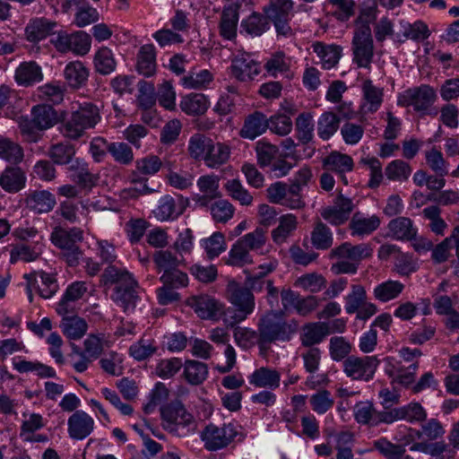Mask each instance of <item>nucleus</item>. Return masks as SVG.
Segmentation results:
<instances>
[{
	"instance_id": "obj_1",
	"label": "nucleus",
	"mask_w": 459,
	"mask_h": 459,
	"mask_svg": "<svg viewBox=\"0 0 459 459\" xmlns=\"http://www.w3.org/2000/svg\"><path fill=\"white\" fill-rule=\"evenodd\" d=\"M257 328L260 333V351H267L272 343L290 341L298 331V324L294 320L287 321L281 313L271 310L260 316Z\"/></svg>"
},
{
	"instance_id": "obj_2",
	"label": "nucleus",
	"mask_w": 459,
	"mask_h": 459,
	"mask_svg": "<svg viewBox=\"0 0 459 459\" xmlns=\"http://www.w3.org/2000/svg\"><path fill=\"white\" fill-rule=\"evenodd\" d=\"M102 278L105 283L117 284L113 294L114 301L125 312L133 311L139 299V286L132 274L125 269L109 265L105 269Z\"/></svg>"
},
{
	"instance_id": "obj_3",
	"label": "nucleus",
	"mask_w": 459,
	"mask_h": 459,
	"mask_svg": "<svg viewBox=\"0 0 459 459\" xmlns=\"http://www.w3.org/2000/svg\"><path fill=\"white\" fill-rule=\"evenodd\" d=\"M267 242V230L257 227L239 238L229 252L228 264L244 266L253 263L251 251L263 254Z\"/></svg>"
},
{
	"instance_id": "obj_4",
	"label": "nucleus",
	"mask_w": 459,
	"mask_h": 459,
	"mask_svg": "<svg viewBox=\"0 0 459 459\" xmlns=\"http://www.w3.org/2000/svg\"><path fill=\"white\" fill-rule=\"evenodd\" d=\"M160 415L163 429L175 436L186 437L196 429L194 416L178 400L162 406Z\"/></svg>"
},
{
	"instance_id": "obj_5",
	"label": "nucleus",
	"mask_w": 459,
	"mask_h": 459,
	"mask_svg": "<svg viewBox=\"0 0 459 459\" xmlns=\"http://www.w3.org/2000/svg\"><path fill=\"white\" fill-rule=\"evenodd\" d=\"M100 120L98 107L92 103H84L64 120L61 133L65 138L77 140L82 137L87 130L94 128Z\"/></svg>"
},
{
	"instance_id": "obj_6",
	"label": "nucleus",
	"mask_w": 459,
	"mask_h": 459,
	"mask_svg": "<svg viewBox=\"0 0 459 459\" xmlns=\"http://www.w3.org/2000/svg\"><path fill=\"white\" fill-rule=\"evenodd\" d=\"M437 96L435 90L428 84H421L405 90L398 97V104L403 107H411L421 116L436 117L438 110L433 107Z\"/></svg>"
},
{
	"instance_id": "obj_7",
	"label": "nucleus",
	"mask_w": 459,
	"mask_h": 459,
	"mask_svg": "<svg viewBox=\"0 0 459 459\" xmlns=\"http://www.w3.org/2000/svg\"><path fill=\"white\" fill-rule=\"evenodd\" d=\"M227 296L229 301L236 308L234 315L231 316L233 319L231 325L244 321L254 312L255 307V296L248 288L241 286L235 281H230L227 285Z\"/></svg>"
},
{
	"instance_id": "obj_8",
	"label": "nucleus",
	"mask_w": 459,
	"mask_h": 459,
	"mask_svg": "<svg viewBox=\"0 0 459 459\" xmlns=\"http://www.w3.org/2000/svg\"><path fill=\"white\" fill-rule=\"evenodd\" d=\"M379 360L376 356L347 357L342 362L344 374L352 380L368 382L374 377Z\"/></svg>"
},
{
	"instance_id": "obj_9",
	"label": "nucleus",
	"mask_w": 459,
	"mask_h": 459,
	"mask_svg": "<svg viewBox=\"0 0 459 459\" xmlns=\"http://www.w3.org/2000/svg\"><path fill=\"white\" fill-rule=\"evenodd\" d=\"M351 49L353 62L359 67L369 69L374 57V43L370 28L364 27L360 30H354Z\"/></svg>"
},
{
	"instance_id": "obj_10",
	"label": "nucleus",
	"mask_w": 459,
	"mask_h": 459,
	"mask_svg": "<svg viewBox=\"0 0 459 459\" xmlns=\"http://www.w3.org/2000/svg\"><path fill=\"white\" fill-rule=\"evenodd\" d=\"M293 2L291 0H270L263 11L266 17L273 23L276 31L281 35L290 32L289 22L292 15Z\"/></svg>"
},
{
	"instance_id": "obj_11",
	"label": "nucleus",
	"mask_w": 459,
	"mask_h": 459,
	"mask_svg": "<svg viewBox=\"0 0 459 459\" xmlns=\"http://www.w3.org/2000/svg\"><path fill=\"white\" fill-rule=\"evenodd\" d=\"M91 37L84 31L74 33L59 32L52 39L51 43L61 53L73 52L84 56L91 48Z\"/></svg>"
},
{
	"instance_id": "obj_12",
	"label": "nucleus",
	"mask_w": 459,
	"mask_h": 459,
	"mask_svg": "<svg viewBox=\"0 0 459 459\" xmlns=\"http://www.w3.org/2000/svg\"><path fill=\"white\" fill-rule=\"evenodd\" d=\"M230 68L231 76L244 82L254 80L262 71L260 63L247 52H239L234 55Z\"/></svg>"
},
{
	"instance_id": "obj_13",
	"label": "nucleus",
	"mask_w": 459,
	"mask_h": 459,
	"mask_svg": "<svg viewBox=\"0 0 459 459\" xmlns=\"http://www.w3.org/2000/svg\"><path fill=\"white\" fill-rule=\"evenodd\" d=\"M237 431L231 424L217 427L208 425L202 434L204 447L209 451H217L226 447L236 437Z\"/></svg>"
},
{
	"instance_id": "obj_14",
	"label": "nucleus",
	"mask_w": 459,
	"mask_h": 459,
	"mask_svg": "<svg viewBox=\"0 0 459 459\" xmlns=\"http://www.w3.org/2000/svg\"><path fill=\"white\" fill-rule=\"evenodd\" d=\"M354 209L353 202L351 198L339 194L330 206L320 210L321 217L333 226H340L345 223Z\"/></svg>"
},
{
	"instance_id": "obj_15",
	"label": "nucleus",
	"mask_w": 459,
	"mask_h": 459,
	"mask_svg": "<svg viewBox=\"0 0 459 459\" xmlns=\"http://www.w3.org/2000/svg\"><path fill=\"white\" fill-rule=\"evenodd\" d=\"M30 301H32L31 289L37 284L38 292L43 299H50L58 290V284L54 274L45 272L25 274Z\"/></svg>"
},
{
	"instance_id": "obj_16",
	"label": "nucleus",
	"mask_w": 459,
	"mask_h": 459,
	"mask_svg": "<svg viewBox=\"0 0 459 459\" xmlns=\"http://www.w3.org/2000/svg\"><path fill=\"white\" fill-rule=\"evenodd\" d=\"M371 255L372 249L368 244L352 245L350 242H344L338 247L331 248L329 258L346 259L359 264L363 259L371 256Z\"/></svg>"
},
{
	"instance_id": "obj_17",
	"label": "nucleus",
	"mask_w": 459,
	"mask_h": 459,
	"mask_svg": "<svg viewBox=\"0 0 459 459\" xmlns=\"http://www.w3.org/2000/svg\"><path fill=\"white\" fill-rule=\"evenodd\" d=\"M95 422L84 411H75L67 420V431L72 439L82 440L94 429Z\"/></svg>"
},
{
	"instance_id": "obj_18",
	"label": "nucleus",
	"mask_w": 459,
	"mask_h": 459,
	"mask_svg": "<svg viewBox=\"0 0 459 459\" xmlns=\"http://www.w3.org/2000/svg\"><path fill=\"white\" fill-rule=\"evenodd\" d=\"M322 165L324 169L335 173L344 185H348L345 174L352 171L354 167L353 160L350 155L333 151L324 158Z\"/></svg>"
},
{
	"instance_id": "obj_19",
	"label": "nucleus",
	"mask_w": 459,
	"mask_h": 459,
	"mask_svg": "<svg viewBox=\"0 0 459 459\" xmlns=\"http://www.w3.org/2000/svg\"><path fill=\"white\" fill-rule=\"evenodd\" d=\"M426 418L427 412L420 403H410L387 411L386 420L387 425L399 420H405L409 423H419L424 421Z\"/></svg>"
},
{
	"instance_id": "obj_20",
	"label": "nucleus",
	"mask_w": 459,
	"mask_h": 459,
	"mask_svg": "<svg viewBox=\"0 0 459 459\" xmlns=\"http://www.w3.org/2000/svg\"><path fill=\"white\" fill-rule=\"evenodd\" d=\"M354 418L359 424L378 426L380 424H387V411H377L373 403L366 402H359L354 406Z\"/></svg>"
},
{
	"instance_id": "obj_21",
	"label": "nucleus",
	"mask_w": 459,
	"mask_h": 459,
	"mask_svg": "<svg viewBox=\"0 0 459 459\" xmlns=\"http://www.w3.org/2000/svg\"><path fill=\"white\" fill-rule=\"evenodd\" d=\"M88 290L85 281H74L68 285L62 299L56 306V312L61 315H68L74 311V303L82 299Z\"/></svg>"
},
{
	"instance_id": "obj_22",
	"label": "nucleus",
	"mask_w": 459,
	"mask_h": 459,
	"mask_svg": "<svg viewBox=\"0 0 459 459\" xmlns=\"http://www.w3.org/2000/svg\"><path fill=\"white\" fill-rule=\"evenodd\" d=\"M269 126L266 116L263 112L255 111L245 118L239 135L244 139L254 140L265 133Z\"/></svg>"
},
{
	"instance_id": "obj_23",
	"label": "nucleus",
	"mask_w": 459,
	"mask_h": 459,
	"mask_svg": "<svg viewBox=\"0 0 459 459\" xmlns=\"http://www.w3.org/2000/svg\"><path fill=\"white\" fill-rule=\"evenodd\" d=\"M189 305L202 319L217 320L222 312L221 304L206 295L193 297Z\"/></svg>"
},
{
	"instance_id": "obj_24",
	"label": "nucleus",
	"mask_w": 459,
	"mask_h": 459,
	"mask_svg": "<svg viewBox=\"0 0 459 459\" xmlns=\"http://www.w3.org/2000/svg\"><path fill=\"white\" fill-rule=\"evenodd\" d=\"M26 207L35 213H48L53 210L56 201L48 190H35L29 193L24 199Z\"/></svg>"
},
{
	"instance_id": "obj_25",
	"label": "nucleus",
	"mask_w": 459,
	"mask_h": 459,
	"mask_svg": "<svg viewBox=\"0 0 459 459\" xmlns=\"http://www.w3.org/2000/svg\"><path fill=\"white\" fill-rule=\"evenodd\" d=\"M328 324L325 322L307 323L303 325L300 333L301 345L307 348H316L331 333Z\"/></svg>"
},
{
	"instance_id": "obj_26",
	"label": "nucleus",
	"mask_w": 459,
	"mask_h": 459,
	"mask_svg": "<svg viewBox=\"0 0 459 459\" xmlns=\"http://www.w3.org/2000/svg\"><path fill=\"white\" fill-rule=\"evenodd\" d=\"M185 205L183 200L167 195L162 196L157 208L153 211L155 217L160 221H172L183 213Z\"/></svg>"
},
{
	"instance_id": "obj_27",
	"label": "nucleus",
	"mask_w": 459,
	"mask_h": 459,
	"mask_svg": "<svg viewBox=\"0 0 459 459\" xmlns=\"http://www.w3.org/2000/svg\"><path fill=\"white\" fill-rule=\"evenodd\" d=\"M238 8L237 4H229L221 12L219 30L221 36L225 39L232 40L237 37Z\"/></svg>"
},
{
	"instance_id": "obj_28",
	"label": "nucleus",
	"mask_w": 459,
	"mask_h": 459,
	"mask_svg": "<svg viewBox=\"0 0 459 459\" xmlns=\"http://www.w3.org/2000/svg\"><path fill=\"white\" fill-rule=\"evenodd\" d=\"M82 239V231L78 228L65 230L55 228L50 236V240L56 247L63 251L77 247V243Z\"/></svg>"
},
{
	"instance_id": "obj_29",
	"label": "nucleus",
	"mask_w": 459,
	"mask_h": 459,
	"mask_svg": "<svg viewBox=\"0 0 459 459\" xmlns=\"http://www.w3.org/2000/svg\"><path fill=\"white\" fill-rule=\"evenodd\" d=\"M363 93V104L361 110L364 113H375L382 105L384 91L373 84L370 79H366L361 86Z\"/></svg>"
},
{
	"instance_id": "obj_30",
	"label": "nucleus",
	"mask_w": 459,
	"mask_h": 459,
	"mask_svg": "<svg viewBox=\"0 0 459 459\" xmlns=\"http://www.w3.org/2000/svg\"><path fill=\"white\" fill-rule=\"evenodd\" d=\"M68 169L74 172L73 180L82 189L91 190L98 183L99 177L90 171L88 164L80 159H75Z\"/></svg>"
},
{
	"instance_id": "obj_31",
	"label": "nucleus",
	"mask_w": 459,
	"mask_h": 459,
	"mask_svg": "<svg viewBox=\"0 0 459 459\" xmlns=\"http://www.w3.org/2000/svg\"><path fill=\"white\" fill-rule=\"evenodd\" d=\"M380 218L377 215L364 217L361 213L353 214L349 228L353 237H364L370 235L380 226Z\"/></svg>"
},
{
	"instance_id": "obj_32",
	"label": "nucleus",
	"mask_w": 459,
	"mask_h": 459,
	"mask_svg": "<svg viewBox=\"0 0 459 459\" xmlns=\"http://www.w3.org/2000/svg\"><path fill=\"white\" fill-rule=\"evenodd\" d=\"M14 79L19 85L31 86L43 80L41 67L34 61L23 62L16 68Z\"/></svg>"
},
{
	"instance_id": "obj_33",
	"label": "nucleus",
	"mask_w": 459,
	"mask_h": 459,
	"mask_svg": "<svg viewBox=\"0 0 459 459\" xmlns=\"http://www.w3.org/2000/svg\"><path fill=\"white\" fill-rule=\"evenodd\" d=\"M25 183V173L19 167H7L0 175V186L7 193L19 192Z\"/></svg>"
},
{
	"instance_id": "obj_34",
	"label": "nucleus",
	"mask_w": 459,
	"mask_h": 459,
	"mask_svg": "<svg viewBox=\"0 0 459 459\" xmlns=\"http://www.w3.org/2000/svg\"><path fill=\"white\" fill-rule=\"evenodd\" d=\"M156 67L155 47L152 44L142 46L137 54V72L145 77H151L155 74Z\"/></svg>"
},
{
	"instance_id": "obj_35",
	"label": "nucleus",
	"mask_w": 459,
	"mask_h": 459,
	"mask_svg": "<svg viewBox=\"0 0 459 459\" xmlns=\"http://www.w3.org/2000/svg\"><path fill=\"white\" fill-rule=\"evenodd\" d=\"M418 368V361L411 363L408 367L402 365V362H398L397 365H390L385 372L392 378V383L408 387L414 382Z\"/></svg>"
},
{
	"instance_id": "obj_36",
	"label": "nucleus",
	"mask_w": 459,
	"mask_h": 459,
	"mask_svg": "<svg viewBox=\"0 0 459 459\" xmlns=\"http://www.w3.org/2000/svg\"><path fill=\"white\" fill-rule=\"evenodd\" d=\"M230 153L231 150L228 144L212 140L204 162L210 169H218L229 161Z\"/></svg>"
},
{
	"instance_id": "obj_37",
	"label": "nucleus",
	"mask_w": 459,
	"mask_h": 459,
	"mask_svg": "<svg viewBox=\"0 0 459 459\" xmlns=\"http://www.w3.org/2000/svg\"><path fill=\"white\" fill-rule=\"evenodd\" d=\"M89 74V69L81 61L68 63L64 70V75L68 85L74 89L84 87L88 82Z\"/></svg>"
},
{
	"instance_id": "obj_38",
	"label": "nucleus",
	"mask_w": 459,
	"mask_h": 459,
	"mask_svg": "<svg viewBox=\"0 0 459 459\" xmlns=\"http://www.w3.org/2000/svg\"><path fill=\"white\" fill-rule=\"evenodd\" d=\"M30 122L39 130H47L56 125L57 115L50 105L40 104L31 108Z\"/></svg>"
},
{
	"instance_id": "obj_39",
	"label": "nucleus",
	"mask_w": 459,
	"mask_h": 459,
	"mask_svg": "<svg viewBox=\"0 0 459 459\" xmlns=\"http://www.w3.org/2000/svg\"><path fill=\"white\" fill-rule=\"evenodd\" d=\"M56 23L45 18L30 21L25 28L26 39L30 42H38L52 33Z\"/></svg>"
},
{
	"instance_id": "obj_40",
	"label": "nucleus",
	"mask_w": 459,
	"mask_h": 459,
	"mask_svg": "<svg viewBox=\"0 0 459 459\" xmlns=\"http://www.w3.org/2000/svg\"><path fill=\"white\" fill-rule=\"evenodd\" d=\"M389 235L397 240H411L417 235V229L407 217H397L388 223Z\"/></svg>"
},
{
	"instance_id": "obj_41",
	"label": "nucleus",
	"mask_w": 459,
	"mask_h": 459,
	"mask_svg": "<svg viewBox=\"0 0 459 459\" xmlns=\"http://www.w3.org/2000/svg\"><path fill=\"white\" fill-rule=\"evenodd\" d=\"M281 376L275 369L261 367L249 377V383L256 387L275 389L280 385Z\"/></svg>"
},
{
	"instance_id": "obj_42",
	"label": "nucleus",
	"mask_w": 459,
	"mask_h": 459,
	"mask_svg": "<svg viewBox=\"0 0 459 459\" xmlns=\"http://www.w3.org/2000/svg\"><path fill=\"white\" fill-rule=\"evenodd\" d=\"M310 242L316 250H328L333 244V235L331 229L321 221H317L310 233Z\"/></svg>"
},
{
	"instance_id": "obj_43",
	"label": "nucleus",
	"mask_w": 459,
	"mask_h": 459,
	"mask_svg": "<svg viewBox=\"0 0 459 459\" xmlns=\"http://www.w3.org/2000/svg\"><path fill=\"white\" fill-rule=\"evenodd\" d=\"M60 327L63 333L68 339L80 340L85 335L88 330V324L83 318L78 316L65 315L61 321Z\"/></svg>"
},
{
	"instance_id": "obj_44",
	"label": "nucleus",
	"mask_w": 459,
	"mask_h": 459,
	"mask_svg": "<svg viewBox=\"0 0 459 459\" xmlns=\"http://www.w3.org/2000/svg\"><path fill=\"white\" fill-rule=\"evenodd\" d=\"M298 226V219L295 215L288 213L279 218V225L272 231V238L277 245L286 242Z\"/></svg>"
},
{
	"instance_id": "obj_45",
	"label": "nucleus",
	"mask_w": 459,
	"mask_h": 459,
	"mask_svg": "<svg viewBox=\"0 0 459 459\" xmlns=\"http://www.w3.org/2000/svg\"><path fill=\"white\" fill-rule=\"evenodd\" d=\"M404 290V284L399 281L388 280L373 290L374 298L383 303L391 301L400 296Z\"/></svg>"
},
{
	"instance_id": "obj_46",
	"label": "nucleus",
	"mask_w": 459,
	"mask_h": 459,
	"mask_svg": "<svg viewBox=\"0 0 459 459\" xmlns=\"http://www.w3.org/2000/svg\"><path fill=\"white\" fill-rule=\"evenodd\" d=\"M313 48L325 69L333 68L342 56V48L336 45H324L317 42L314 44Z\"/></svg>"
},
{
	"instance_id": "obj_47",
	"label": "nucleus",
	"mask_w": 459,
	"mask_h": 459,
	"mask_svg": "<svg viewBox=\"0 0 459 459\" xmlns=\"http://www.w3.org/2000/svg\"><path fill=\"white\" fill-rule=\"evenodd\" d=\"M42 253L39 241H36L33 247L25 244L14 246L10 252V263L16 264L18 261L30 263L37 260Z\"/></svg>"
},
{
	"instance_id": "obj_48",
	"label": "nucleus",
	"mask_w": 459,
	"mask_h": 459,
	"mask_svg": "<svg viewBox=\"0 0 459 459\" xmlns=\"http://www.w3.org/2000/svg\"><path fill=\"white\" fill-rule=\"evenodd\" d=\"M180 108L183 112L191 116H198L208 109V100L202 93H191L185 96L180 101Z\"/></svg>"
},
{
	"instance_id": "obj_49",
	"label": "nucleus",
	"mask_w": 459,
	"mask_h": 459,
	"mask_svg": "<svg viewBox=\"0 0 459 459\" xmlns=\"http://www.w3.org/2000/svg\"><path fill=\"white\" fill-rule=\"evenodd\" d=\"M269 21L265 14L253 12L241 22V28L249 35L258 37L269 30Z\"/></svg>"
},
{
	"instance_id": "obj_50",
	"label": "nucleus",
	"mask_w": 459,
	"mask_h": 459,
	"mask_svg": "<svg viewBox=\"0 0 459 459\" xmlns=\"http://www.w3.org/2000/svg\"><path fill=\"white\" fill-rule=\"evenodd\" d=\"M208 376V367L205 363L197 360H186L184 364V377L194 385L202 384Z\"/></svg>"
},
{
	"instance_id": "obj_51",
	"label": "nucleus",
	"mask_w": 459,
	"mask_h": 459,
	"mask_svg": "<svg viewBox=\"0 0 459 459\" xmlns=\"http://www.w3.org/2000/svg\"><path fill=\"white\" fill-rule=\"evenodd\" d=\"M212 141V139L205 134L200 133L194 134L188 141V154L195 160L204 161Z\"/></svg>"
},
{
	"instance_id": "obj_52",
	"label": "nucleus",
	"mask_w": 459,
	"mask_h": 459,
	"mask_svg": "<svg viewBox=\"0 0 459 459\" xmlns=\"http://www.w3.org/2000/svg\"><path fill=\"white\" fill-rule=\"evenodd\" d=\"M93 64L96 72L108 75L115 71L117 62L113 52L107 47H101L94 55Z\"/></svg>"
},
{
	"instance_id": "obj_53",
	"label": "nucleus",
	"mask_w": 459,
	"mask_h": 459,
	"mask_svg": "<svg viewBox=\"0 0 459 459\" xmlns=\"http://www.w3.org/2000/svg\"><path fill=\"white\" fill-rule=\"evenodd\" d=\"M48 155L56 165H70L74 160L75 150L69 143H59L49 147Z\"/></svg>"
},
{
	"instance_id": "obj_54",
	"label": "nucleus",
	"mask_w": 459,
	"mask_h": 459,
	"mask_svg": "<svg viewBox=\"0 0 459 459\" xmlns=\"http://www.w3.org/2000/svg\"><path fill=\"white\" fill-rule=\"evenodd\" d=\"M340 126L339 117L331 111L324 112L317 121V134L323 140H328Z\"/></svg>"
},
{
	"instance_id": "obj_55",
	"label": "nucleus",
	"mask_w": 459,
	"mask_h": 459,
	"mask_svg": "<svg viewBox=\"0 0 459 459\" xmlns=\"http://www.w3.org/2000/svg\"><path fill=\"white\" fill-rule=\"evenodd\" d=\"M110 342L107 340L104 334H89L83 342L84 350L82 352L85 353L91 359H97L102 353L106 347H109Z\"/></svg>"
},
{
	"instance_id": "obj_56",
	"label": "nucleus",
	"mask_w": 459,
	"mask_h": 459,
	"mask_svg": "<svg viewBox=\"0 0 459 459\" xmlns=\"http://www.w3.org/2000/svg\"><path fill=\"white\" fill-rule=\"evenodd\" d=\"M213 74L209 70H201L198 73L191 72L181 78V84L186 89H206L213 81Z\"/></svg>"
},
{
	"instance_id": "obj_57",
	"label": "nucleus",
	"mask_w": 459,
	"mask_h": 459,
	"mask_svg": "<svg viewBox=\"0 0 459 459\" xmlns=\"http://www.w3.org/2000/svg\"><path fill=\"white\" fill-rule=\"evenodd\" d=\"M345 311L347 314H354L367 301V292L361 284H352L351 291L344 298Z\"/></svg>"
},
{
	"instance_id": "obj_58",
	"label": "nucleus",
	"mask_w": 459,
	"mask_h": 459,
	"mask_svg": "<svg viewBox=\"0 0 459 459\" xmlns=\"http://www.w3.org/2000/svg\"><path fill=\"white\" fill-rule=\"evenodd\" d=\"M152 260L156 271L165 273L175 267H178L180 259L169 250H159L153 253Z\"/></svg>"
},
{
	"instance_id": "obj_59",
	"label": "nucleus",
	"mask_w": 459,
	"mask_h": 459,
	"mask_svg": "<svg viewBox=\"0 0 459 459\" xmlns=\"http://www.w3.org/2000/svg\"><path fill=\"white\" fill-rule=\"evenodd\" d=\"M201 246L204 249L209 259L219 256L226 250V242L224 235L216 231L209 238L201 240Z\"/></svg>"
},
{
	"instance_id": "obj_60",
	"label": "nucleus",
	"mask_w": 459,
	"mask_h": 459,
	"mask_svg": "<svg viewBox=\"0 0 459 459\" xmlns=\"http://www.w3.org/2000/svg\"><path fill=\"white\" fill-rule=\"evenodd\" d=\"M257 162L261 168L269 167L279 156V148L264 140H260L255 144Z\"/></svg>"
},
{
	"instance_id": "obj_61",
	"label": "nucleus",
	"mask_w": 459,
	"mask_h": 459,
	"mask_svg": "<svg viewBox=\"0 0 459 459\" xmlns=\"http://www.w3.org/2000/svg\"><path fill=\"white\" fill-rule=\"evenodd\" d=\"M326 285V280L321 274L316 273H306L299 277L294 286L306 291L316 293L322 290Z\"/></svg>"
},
{
	"instance_id": "obj_62",
	"label": "nucleus",
	"mask_w": 459,
	"mask_h": 459,
	"mask_svg": "<svg viewBox=\"0 0 459 459\" xmlns=\"http://www.w3.org/2000/svg\"><path fill=\"white\" fill-rule=\"evenodd\" d=\"M123 360L121 354L110 351L100 359V365L107 374L118 377L124 372Z\"/></svg>"
},
{
	"instance_id": "obj_63",
	"label": "nucleus",
	"mask_w": 459,
	"mask_h": 459,
	"mask_svg": "<svg viewBox=\"0 0 459 459\" xmlns=\"http://www.w3.org/2000/svg\"><path fill=\"white\" fill-rule=\"evenodd\" d=\"M212 220L218 223H226L234 215V206L226 199H219L210 205Z\"/></svg>"
},
{
	"instance_id": "obj_64",
	"label": "nucleus",
	"mask_w": 459,
	"mask_h": 459,
	"mask_svg": "<svg viewBox=\"0 0 459 459\" xmlns=\"http://www.w3.org/2000/svg\"><path fill=\"white\" fill-rule=\"evenodd\" d=\"M234 339L237 344L243 349H249L257 345L260 348V333L247 327H237L234 330Z\"/></svg>"
}]
</instances>
